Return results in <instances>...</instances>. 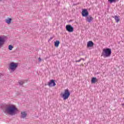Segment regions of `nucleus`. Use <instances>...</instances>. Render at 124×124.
<instances>
[{
	"mask_svg": "<svg viewBox=\"0 0 124 124\" xmlns=\"http://www.w3.org/2000/svg\"><path fill=\"white\" fill-rule=\"evenodd\" d=\"M17 112V108L15 106L13 105H10L7 107L5 109L4 113L5 114L11 115V116H14L16 115Z\"/></svg>",
	"mask_w": 124,
	"mask_h": 124,
	"instance_id": "1",
	"label": "nucleus"
},
{
	"mask_svg": "<svg viewBox=\"0 0 124 124\" xmlns=\"http://www.w3.org/2000/svg\"><path fill=\"white\" fill-rule=\"evenodd\" d=\"M102 56L104 58H108L112 54V49L109 48H104L102 51Z\"/></svg>",
	"mask_w": 124,
	"mask_h": 124,
	"instance_id": "2",
	"label": "nucleus"
},
{
	"mask_svg": "<svg viewBox=\"0 0 124 124\" xmlns=\"http://www.w3.org/2000/svg\"><path fill=\"white\" fill-rule=\"evenodd\" d=\"M70 96V92H69V90H68V89H65L64 93L62 94V96L63 100H66V99H67Z\"/></svg>",
	"mask_w": 124,
	"mask_h": 124,
	"instance_id": "3",
	"label": "nucleus"
},
{
	"mask_svg": "<svg viewBox=\"0 0 124 124\" xmlns=\"http://www.w3.org/2000/svg\"><path fill=\"white\" fill-rule=\"evenodd\" d=\"M17 67H18V63H15L14 62L10 63L9 69L11 70V71H15Z\"/></svg>",
	"mask_w": 124,
	"mask_h": 124,
	"instance_id": "4",
	"label": "nucleus"
},
{
	"mask_svg": "<svg viewBox=\"0 0 124 124\" xmlns=\"http://www.w3.org/2000/svg\"><path fill=\"white\" fill-rule=\"evenodd\" d=\"M6 39V37L5 35L0 36V49L4 45L5 43V40Z\"/></svg>",
	"mask_w": 124,
	"mask_h": 124,
	"instance_id": "5",
	"label": "nucleus"
},
{
	"mask_svg": "<svg viewBox=\"0 0 124 124\" xmlns=\"http://www.w3.org/2000/svg\"><path fill=\"white\" fill-rule=\"evenodd\" d=\"M66 30L69 32H73V31H74L73 27L70 25H67L66 26Z\"/></svg>",
	"mask_w": 124,
	"mask_h": 124,
	"instance_id": "6",
	"label": "nucleus"
},
{
	"mask_svg": "<svg viewBox=\"0 0 124 124\" xmlns=\"http://www.w3.org/2000/svg\"><path fill=\"white\" fill-rule=\"evenodd\" d=\"M81 14L83 17H87L89 16V12H88V10L84 9L82 10Z\"/></svg>",
	"mask_w": 124,
	"mask_h": 124,
	"instance_id": "7",
	"label": "nucleus"
},
{
	"mask_svg": "<svg viewBox=\"0 0 124 124\" xmlns=\"http://www.w3.org/2000/svg\"><path fill=\"white\" fill-rule=\"evenodd\" d=\"M47 85L49 87H55L56 86V83L54 80H51L50 82L47 83Z\"/></svg>",
	"mask_w": 124,
	"mask_h": 124,
	"instance_id": "8",
	"label": "nucleus"
},
{
	"mask_svg": "<svg viewBox=\"0 0 124 124\" xmlns=\"http://www.w3.org/2000/svg\"><path fill=\"white\" fill-rule=\"evenodd\" d=\"M93 16H88L86 18V21L87 22H88V23H92L93 22Z\"/></svg>",
	"mask_w": 124,
	"mask_h": 124,
	"instance_id": "9",
	"label": "nucleus"
},
{
	"mask_svg": "<svg viewBox=\"0 0 124 124\" xmlns=\"http://www.w3.org/2000/svg\"><path fill=\"white\" fill-rule=\"evenodd\" d=\"M97 81H98V80L96 78L93 77L91 79V83H92V84H95Z\"/></svg>",
	"mask_w": 124,
	"mask_h": 124,
	"instance_id": "10",
	"label": "nucleus"
},
{
	"mask_svg": "<svg viewBox=\"0 0 124 124\" xmlns=\"http://www.w3.org/2000/svg\"><path fill=\"white\" fill-rule=\"evenodd\" d=\"M11 21H12V18H8L5 19V22L6 24H8V25H10V24H11Z\"/></svg>",
	"mask_w": 124,
	"mask_h": 124,
	"instance_id": "11",
	"label": "nucleus"
},
{
	"mask_svg": "<svg viewBox=\"0 0 124 124\" xmlns=\"http://www.w3.org/2000/svg\"><path fill=\"white\" fill-rule=\"evenodd\" d=\"M87 47H93V42L92 41H90L87 43Z\"/></svg>",
	"mask_w": 124,
	"mask_h": 124,
	"instance_id": "12",
	"label": "nucleus"
},
{
	"mask_svg": "<svg viewBox=\"0 0 124 124\" xmlns=\"http://www.w3.org/2000/svg\"><path fill=\"white\" fill-rule=\"evenodd\" d=\"M113 18H114V19L115 20V22H116V23H119V22H120V18H119V16H115L113 17Z\"/></svg>",
	"mask_w": 124,
	"mask_h": 124,
	"instance_id": "13",
	"label": "nucleus"
},
{
	"mask_svg": "<svg viewBox=\"0 0 124 124\" xmlns=\"http://www.w3.org/2000/svg\"><path fill=\"white\" fill-rule=\"evenodd\" d=\"M109 3H115L117 2V1H119L120 0H108Z\"/></svg>",
	"mask_w": 124,
	"mask_h": 124,
	"instance_id": "14",
	"label": "nucleus"
},
{
	"mask_svg": "<svg viewBox=\"0 0 124 124\" xmlns=\"http://www.w3.org/2000/svg\"><path fill=\"white\" fill-rule=\"evenodd\" d=\"M54 45L55 47H59V45H60V41H56L55 42Z\"/></svg>",
	"mask_w": 124,
	"mask_h": 124,
	"instance_id": "15",
	"label": "nucleus"
},
{
	"mask_svg": "<svg viewBox=\"0 0 124 124\" xmlns=\"http://www.w3.org/2000/svg\"><path fill=\"white\" fill-rule=\"evenodd\" d=\"M27 116V113H26L25 112H21V117L24 119V118H26Z\"/></svg>",
	"mask_w": 124,
	"mask_h": 124,
	"instance_id": "16",
	"label": "nucleus"
},
{
	"mask_svg": "<svg viewBox=\"0 0 124 124\" xmlns=\"http://www.w3.org/2000/svg\"><path fill=\"white\" fill-rule=\"evenodd\" d=\"M8 49L9 50H12V49H13V46H12V45H9L8 46Z\"/></svg>",
	"mask_w": 124,
	"mask_h": 124,
	"instance_id": "17",
	"label": "nucleus"
},
{
	"mask_svg": "<svg viewBox=\"0 0 124 124\" xmlns=\"http://www.w3.org/2000/svg\"><path fill=\"white\" fill-rule=\"evenodd\" d=\"M19 85H23V84H24V82H23V81H19Z\"/></svg>",
	"mask_w": 124,
	"mask_h": 124,
	"instance_id": "18",
	"label": "nucleus"
},
{
	"mask_svg": "<svg viewBox=\"0 0 124 124\" xmlns=\"http://www.w3.org/2000/svg\"><path fill=\"white\" fill-rule=\"evenodd\" d=\"M81 58L80 59V60H78V61H76V62H81Z\"/></svg>",
	"mask_w": 124,
	"mask_h": 124,
	"instance_id": "19",
	"label": "nucleus"
},
{
	"mask_svg": "<svg viewBox=\"0 0 124 124\" xmlns=\"http://www.w3.org/2000/svg\"><path fill=\"white\" fill-rule=\"evenodd\" d=\"M39 62H41V58H39Z\"/></svg>",
	"mask_w": 124,
	"mask_h": 124,
	"instance_id": "20",
	"label": "nucleus"
},
{
	"mask_svg": "<svg viewBox=\"0 0 124 124\" xmlns=\"http://www.w3.org/2000/svg\"><path fill=\"white\" fill-rule=\"evenodd\" d=\"M80 59L81 60V61H82H82H85V60L84 59V58H80Z\"/></svg>",
	"mask_w": 124,
	"mask_h": 124,
	"instance_id": "21",
	"label": "nucleus"
},
{
	"mask_svg": "<svg viewBox=\"0 0 124 124\" xmlns=\"http://www.w3.org/2000/svg\"><path fill=\"white\" fill-rule=\"evenodd\" d=\"M0 75H1V74H0Z\"/></svg>",
	"mask_w": 124,
	"mask_h": 124,
	"instance_id": "22",
	"label": "nucleus"
}]
</instances>
